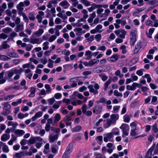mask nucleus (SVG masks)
Returning <instances> with one entry per match:
<instances>
[{"instance_id":"nucleus-1","label":"nucleus","mask_w":158,"mask_h":158,"mask_svg":"<svg viewBox=\"0 0 158 158\" xmlns=\"http://www.w3.org/2000/svg\"><path fill=\"white\" fill-rule=\"evenodd\" d=\"M22 69H13L5 72V77L6 78H10L14 74H16L14 78V79H19L22 72Z\"/></svg>"},{"instance_id":"nucleus-2","label":"nucleus","mask_w":158,"mask_h":158,"mask_svg":"<svg viewBox=\"0 0 158 158\" xmlns=\"http://www.w3.org/2000/svg\"><path fill=\"white\" fill-rule=\"evenodd\" d=\"M137 125V123L136 122H134L130 124L131 127L130 136L132 139H135V138L137 137L138 135L136 131Z\"/></svg>"},{"instance_id":"nucleus-3","label":"nucleus","mask_w":158,"mask_h":158,"mask_svg":"<svg viewBox=\"0 0 158 158\" xmlns=\"http://www.w3.org/2000/svg\"><path fill=\"white\" fill-rule=\"evenodd\" d=\"M73 147V144L70 143L67 147L65 152L63 154V158H69V155L72 152Z\"/></svg>"},{"instance_id":"nucleus-4","label":"nucleus","mask_w":158,"mask_h":158,"mask_svg":"<svg viewBox=\"0 0 158 158\" xmlns=\"http://www.w3.org/2000/svg\"><path fill=\"white\" fill-rule=\"evenodd\" d=\"M114 33L118 37L123 39L125 38L126 31L123 29H120L115 31Z\"/></svg>"},{"instance_id":"nucleus-5","label":"nucleus","mask_w":158,"mask_h":158,"mask_svg":"<svg viewBox=\"0 0 158 158\" xmlns=\"http://www.w3.org/2000/svg\"><path fill=\"white\" fill-rule=\"evenodd\" d=\"M120 58V55L116 53H114L110 57L107 58L108 61L111 62H115L117 61Z\"/></svg>"},{"instance_id":"nucleus-6","label":"nucleus","mask_w":158,"mask_h":158,"mask_svg":"<svg viewBox=\"0 0 158 158\" xmlns=\"http://www.w3.org/2000/svg\"><path fill=\"white\" fill-rule=\"evenodd\" d=\"M20 89L19 85H12L9 86L8 88H5V89L6 91H17Z\"/></svg>"},{"instance_id":"nucleus-7","label":"nucleus","mask_w":158,"mask_h":158,"mask_svg":"<svg viewBox=\"0 0 158 158\" xmlns=\"http://www.w3.org/2000/svg\"><path fill=\"white\" fill-rule=\"evenodd\" d=\"M142 42L141 41H139L135 45L134 51V53L136 54L139 51L142 47Z\"/></svg>"},{"instance_id":"nucleus-8","label":"nucleus","mask_w":158,"mask_h":158,"mask_svg":"<svg viewBox=\"0 0 158 158\" xmlns=\"http://www.w3.org/2000/svg\"><path fill=\"white\" fill-rule=\"evenodd\" d=\"M0 146H2V149L3 152L5 153H8L9 151V149L7 145L5 143L2 142H0Z\"/></svg>"},{"instance_id":"nucleus-9","label":"nucleus","mask_w":158,"mask_h":158,"mask_svg":"<svg viewBox=\"0 0 158 158\" xmlns=\"http://www.w3.org/2000/svg\"><path fill=\"white\" fill-rule=\"evenodd\" d=\"M112 133L110 132L107 133L104 136L103 140L105 142H107L110 141V139L113 137Z\"/></svg>"},{"instance_id":"nucleus-10","label":"nucleus","mask_w":158,"mask_h":158,"mask_svg":"<svg viewBox=\"0 0 158 158\" xmlns=\"http://www.w3.org/2000/svg\"><path fill=\"white\" fill-rule=\"evenodd\" d=\"M59 5L61 6L64 9L68 8L70 6L69 3L66 0L61 2L59 3Z\"/></svg>"},{"instance_id":"nucleus-11","label":"nucleus","mask_w":158,"mask_h":158,"mask_svg":"<svg viewBox=\"0 0 158 158\" xmlns=\"http://www.w3.org/2000/svg\"><path fill=\"white\" fill-rule=\"evenodd\" d=\"M42 40L40 38H34V39H31L29 42L33 44H40L42 42Z\"/></svg>"},{"instance_id":"nucleus-12","label":"nucleus","mask_w":158,"mask_h":158,"mask_svg":"<svg viewBox=\"0 0 158 158\" xmlns=\"http://www.w3.org/2000/svg\"><path fill=\"white\" fill-rule=\"evenodd\" d=\"M5 41L2 42V44L0 46V50H2V49H5L10 47V46Z\"/></svg>"},{"instance_id":"nucleus-13","label":"nucleus","mask_w":158,"mask_h":158,"mask_svg":"<svg viewBox=\"0 0 158 158\" xmlns=\"http://www.w3.org/2000/svg\"><path fill=\"white\" fill-rule=\"evenodd\" d=\"M43 113L41 111H40L36 113L35 115L31 118V120L32 121H35L38 118H39L42 116Z\"/></svg>"},{"instance_id":"nucleus-14","label":"nucleus","mask_w":158,"mask_h":158,"mask_svg":"<svg viewBox=\"0 0 158 158\" xmlns=\"http://www.w3.org/2000/svg\"><path fill=\"white\" fill-rule=\"evenodd\" d=\"M58 137V134H56L53 135L50 134L49 136V141L50 143L54 142L55 140H57Z\"/></svg>"},{"instance_id":"nucleus-15","label":"nucleus","mask_w":158,"mask_h":158,"mask_svg":"<svg viewBox=\"0 0 158 158\" xmlns=\"http://www.w3.org/2000/svg\"><path fill=\"white\" fill-rule=\"evenodd\" d=\"M14 132L15 135L19 137L22 136L25 133L23 130L19 129L16 130Z\"/></svg>"},{"instance_id":"nucleus-16","label":"nucleus","mask_w":158,"mask_h":158,"mask_svg":"<svg viewBox=\"0 0 158 158\" xmlns=\"http://www.w3.org/2000/svg\"><path fill=\"white\" fill-rule=\"evenodd\" d=\"M112 124H114L112 122V120L108 119L106 120V123L103 124V127L105 129L107 128L110 127Z\"/></svg>"},{"instance_id":"nucleus-17","label":"nucleus","mask_w":158,"mask_h":158,"mask_svg":"<svg viewBox=\"0 0 158 158\" xmlns=\"http://www.w3.org/2000/svg\"><path fill=\"white\" fill-rule=\"evenodd\" d=\"M30 94L28 95V97L31 98H33L35 95L36 89L35 87H31L30 88Z\"/></svg>"},{"instance_id":"nucleus-18","label":"nucleus","mask_w":158,"mask_h":158,"mask_svg":"<svg viewBox=\"0 0 158 158\" xmlns=\"http://www.w3.org/2000/svg\"><path fill=\"white\" fill-rule=\"evenodd\" d=\"M119 118V115L117 114H113L110 115V120H112V122L114 123H115L116 121L118 120Z\"/></svg>"},{"instance_id":"nucleus-19","label":"nucleus","mask_w":158,"mask_h":158,"mask_svg":"<svg viewBox=\"0 0 158 158\" xmlns=\"http://www.w3.org/2000/svg\"><path fill=\"white\" fill-rule=\"evenodd\" d=\"M120 128L121 129L122 131H129L130 127L128 124L123 123L120 127Z\"/></svg>"},{"instance_id":"nucleus-20","label":"nucleus","mask_w":158,"mask_h":158,"mask_svg":"<svg viewBox=\"0 0 158 158\" xmlns=\"http://www.w3.org/2000/svg\"><path fill=\"white\" fill-rule=\"evenodd\" d=\"M10 137L9 134H4L2 136L1 139L2 141L5 142L9 139L10 138Z\"/></svg>"},{"instance_id":"nucleus-21","label":"nucleus","mask_w":158,"mask_h":158,"mask_svg":"<svg viewBox=\"0 0 158 158\" xmlns=\"http://www.w3.org/2000/svg\"><path fill=\"white\" fill-rule=\"evenodd\" d=\"M88 88L89 89V91L90 92L93 93L94 94H98V91L97 90L94 89V86L92 85H90L88 86Z\"/></svg>"},{"instance_id":"nucleus-22","label":"nucleus","mask_w":158,"mask_h":158,"mask_svg":"<svg viewBox=\"0 0 158 158\" xmlns=\"http://www.w3.org/2000/svg\"><path fill=\"white\" fill-rule=\"evenodd\" d=\"M102 110V107L100 106H96L94 108L93 112L96 114H98L100 113Z\"/></svg>"},{"instance_id":"nucleus-23","label":"nucleus","mask_w":158,"mask_h":158,"mask_svg":"<svg viewBox=\"0 0 158 158\" xmlns=\"http://www.w3.org/2000/svg\"><path fill=\"white\" fill-rule=\"evenodd\" d=\"M23 6H24V3L23 2H21L17 5L16 7L19 11H21L24 9L23 7Z\"/></svg>"},{"instance_id":"nucleus-24","label":"nucleus","mask_w":158,"mask_h":158,"mask_svg":"<svg viewBox=\"0 0 158 158\" xmlns=\"http://www.w3.org/2000/svg\"><path fill=\"white\" fill-rule=\"evenodd\" d=\"M110 133H112L113 135H120L119 130L118 128H114L112 130V132Z\"/></svg>"},{"instance_id":"nucleus-25","label":"nucleus","mask_w":158,"mask_h":158,"mask_svg":"<svg viewBox=\"0 0 158 158\" xmlns=\"http://www.w3.org/2000/svg\"><path fill=\"white\" fill-rule=\"evenodd\" d=\"M94 155L95 158H106L104 154L98 152H95Z\"/></svg>"},{"instance_id":"nucleus-26","label":"nucleus","mask_w":158,"mask_h":158,"mask_svg":"<svg viewBox=\"0 0 158 158\" xmlns=\"http://www.w3.org/2000/svg\"><path fill=\"white\" fill-rule=\"evenodd\" d=\"M24 29L23 25V24H18L16 26L15 30L16 32H18L20 31H22Z\"/></svg>"},{"instance_id":"nucleus-27","label":"nucleus","mask_w":158,"mask_h":158,"mask_svg":"<svg viewBox=\"0 0 158 158\" xmlns=\"http://www.w3.org/2000/svg\"><path fill=\"white\" fill-rule=\"evenodd\" d=\"M49 144L47 143L44 146V149L43 151L44 153L46 154H47L50 152Z\"/></svg>"},{"instance_id":"nucleus-28","label":"nucleus","mask_w":158,"mask_h":158,"mask_svg":"<svg viewBox=\"0 0 158 158\" xmlns=\"http://www.w3.org/2000/svg\"><path fill=\"white\" fill-rule=\"evenodd\" d=\"M53 121L55 123H57L61 119V116L59 114L56 113L54 118Z\"/></svg>"},{"instance_id":"nucleus-29","label":"nucleus","mask_w":158,"mask_h":158,"mask_svg":"<svg viewBox=\"0 0 158 158\" xmlns=\"http://www.w3.org/2000/svg\"><path fill=\"white\" fill-rule=\"evenodd\" d=\"M155 29V28H151L149 30L148 33L146 32V33L148 37L150 38H152V35Z\"/></svg>"},{"instance_id":"nucleus-30","label":"nucleus","mask_w":158,"mask_h":158,"mask_svg":"<svg viewBox=\"0 0 158 158\" xmlns=\"http://www.w3.org/2000/svg\"><path fill=\"white\" fill-rule=\"evenodd\" d=\"M85 55L87 56L86 58L87 60H90L91 59L92 56V52L89 50L85 52Z\"/></svg>"},{"instance_id":"nucleus-31","label":"nucleus","mask_w":158,"mask_h":158,"mask_svg":"<svg viewBox=\"0 0 158 158\" xmlns=\"http://www.w3.org/2000/svg\"><path fill=\"white\" fill-rule=\"evenodd\" d=\"M81 126L78 125L72 129L71 131L72 132H78L81 130Z\"/></svg>"},{"instance_id":"nucleus-32","label":"nucleus","mask_w":158,"mask_h":158,"mask_svg":"<svg viewBox=\"0 0 158 158\" xmlns=\"http://www.w3.org/2000/svg\"><path fill=\"white\" fill-rule=\"evenodd\" d=\"M99 62L98 60L96 59H92L89 61L90 66H92L95 64H97Z\"/></svg>"},{"instance_id":"nucleus-33","label":"nucleus","mask_w":158,"mask_h":158,"mask_svg":"<svg viewBox=\"0 0 158 158\" xmlns=\"http://www.w3.org/2000/svg\"><path fill=\"white\" fill-rule=\"evenodd\" d=\"M61 103V101H58L56 102L52 106V107L56 109H58L60 107V105Z\"/></svg>"},{"instance_id":"nucleus-34","label":"nucleus","mask_w":158,"mask_h":158,"mask_svg":"<svg viewBox=\"0 0 158 158\" xmlns=\"http://www.w3.org/2000/svg\"><path fill=\"white\" fill-rule=\"evenodd\" d=\"M44 30L41 29H40L38 31H36L34 33V34L38 36H40L44 32Z\"/></svg>"},{"instance_id":"nucleus-35","label":"nucleus","mask_w":158,"mask_h":158,"mask_svg":"<svg viewBox=\"0 0 158 158\" xmlns=\"http://www.w3.org/2000/svg\"><path fill=\"white\" fill-rule=\"evenodd\" d=\"M12 31V29L9 27H7L2 29V31L5 33H8Z\"/></svg>"},{"instance_id":"nucleus-36","label":"nucleus","mask_w":158,"mask_h":158,"mask_svg":"<svg viewBox=\"0 0 158 158\" xmlns=\"http://www.w3.org/2000/svg\"><path fill=\"white\" fill-rule=\"evenodd\" d=\"M4 106L3 108V109L5 110H9L11 108V105L8 103V102H6L4 104Z\"/></svg>"},{"instance_id":"nucleus-37","label":"nucleus","mask_w":158,"mask_h":158,"mask_svg":"<svg viewBox=\"0 0 158 158\" xmlns=\"http://www.w3.org/2000/svg\"><path fill=\"white\" fill-rule=\"evenodd\" d=\"M110 12V10L108 9H106L105 10V13L102 15L100 17H102L104 15L107 16L109 15Z\"/></svg>"},{"instance_id":"nucleus-38","label":"nucleus","mask_w":158,"mask_h":158,"mask_svg":"<svg viewBox=\"0 0 158 158\" xmlns=\"http://www.w3.org/2000/svg\"><path fill=\"white\" fill-rule=\"evenodd\" d=\"M45 88L46 89L47 93L49 94L51 92L52 89L50 85L48 84H46L45 85Z\"/></svg>"},{"instance_id":"nucleus-39","label":"nucleus","mask_w":158,"mask_h":158,"mask_svg":"<svg viewBox=\"0 0 158 158\" xmlns=\"http://www.w3.org/2000/svg\"><path fill=\"white\" fill-rule=\"evenodd\" d=\"M49 44V43L48 42H45L43 44V50H46L48 48L49 46L48 45Z\"/></svg>"},{"instance_id":"nucleus-40","label":"nucleus","mask_w":158,"mask_h":158,"mask_svg":"<svg viewBox=\"0 0 158 158\" xmlns=\"http://www.w3.org/2000/svg\"><path fill=\"white\" fill-rule=\"evenodd\" d=\"M123 120L125 122L128 123L129 122L130 118L128 115H125L123 116Z\"/></svg>"},{"instance_id":"nucleus-41","label":"nucleus","mask_w":158,"mask_h":158,"mask_svg":"<svg viewBox=\"0 0 158 158\" xmlns=\"http://www.w3.org/2000/svg\"><path fill=\"white\" fill-rule=\"evenodd\" d=\"M15 95H9L4 97V99L6 100H10L13 99Z\"/></svg>"},{"instance_id":"nucleus-42","label":"nucleus","mask_w":158,"mask_h":158,"mask_svg":"<svg viewBox=\"0 0 158 158\" xmlns=\"http://www.w3.org/2000/svg\"><path fill=\"white\" fill-rule=\"evenodd\" d=\"M11 113L10 110H6L3 109V111L2 112V114L4 116H6Z\"/></svg>"},{"instance_id":"nucleus-43","label":"nucleus","mask_w":158,"mask_h":158,"mask_svg":"<svg viewBox=\"0 0 158 158\" xmlns=\"http://www.w3.org/2000/svg\"><path fill=\"white\" fill-rule=\"evenodd\" d=\"M155 145H152V146L150 148L149 150H148L147 153L145 155L146 156H148V154L150 153L151 154L152 153V152L154 149L155 148Z\"/></svg>"},{"instance_id":"nucleus-44","label":"nucleus","mask_w":158,"mask_h":158,"mask_svg":"<svg viewBox=\"0 0 158 158\" xmlns=\"http://www.w3.org/2000/svg\"><path fill=\"white\" fill-rule=\"evenodd\" d=\"M115 74L117 76L119 77V78H123V74H121V71L119 70H118L115 72Z\"/></svg>"},{"instance_id":"nucleus-45","label":"nucleus","mask_w":158,"mask_h":158,"mask_svg":"<svg viewBox=\"0 0 158 158\" xmlns=\"http://www.w3.org/2000/svg\"><path fill=\"white\" fill-rule=\"evenodd\" d=\"M103 121V120L102 118L100 119L98 122H97L95 124L94 126V128L96 129L97 128V127L98 126L100 125V123L102 122Z\"/></svg>"},{"instance_id":"nucleus-46","label":"nucleus","mask_w":158,"mask_h":158,"mask_svg":"<svg viewBox=\"0 0 158 158\" xmlns=\"http://www.w3.org/2000/svg\"><path fill=\"white\" fill-rule=\"evenodd\" d=\"M61 53L62 54L65 55L66 56H68L70 54V52L69 50H67L66 49L63 50Z\"/></svg>"},{"instance_id":"nucleus-47","label":"nucleus","mask_w":158,"mask_h":158,"mask_svg":"<svg viewBox=\"0 0 158 158\" xmlns=\"http://www.w3.org/2000/svg\"><path fill=\"white\" fill-rule=\"evenodd\" d=\"M36 142L35 137H31L29 140V143L30 144H33Z\"/></svg>"},{"instance_id":"nucleus-48","label":"nucleus","mask_w":158,"mask_h":158,"mask_svg":"<svg viewBox=\"0 0 158 158\" xmlns=\"http://www.w3.org/2000/svg\"><path fill=\"white\" fill-rule=\"evenodd\" d=\"M72 120V118L71 116L69 115H66L65 117L63 118V120L65 122H67L71 121Z\"/></svg>"},{"instance_id":"nucleus-49","label":"nucleus","mask_w":158,"mask_h":158,"mask_svg":"<svg viewBox=\"0 0 158 158\" xmlns=\"http://www.w3.org/2000/svg\"><path fill=\"white\" fill-rule=\"evenodd\" d=\"M82 2L86 6H88L91 5L90 2L87 0H82Z\"/></svg>"},{"instance_id":"nucleus-50","label":"nucleus","mask_w":158,"mask_h":158,"mask_svg":"<svg viewBox=\"0 0 158 158\" xmlns=\"http://www.w3.org/2000/svg\"><path fill=\"white\" fill-rule=\"evenodd\" d=\"M28 18L31 20L34 21L35 19V17L34 16L33 13H29L28 15Z\"/></svg>"},{"instance_id":"nucleus-51","label":"nucleus","mask_w":158,"mask_h":158,"mask_svg":"<svg viewBox=\"0 0 158 158\" xmlns=\"http://www.w3.org/2000/svg\"><path fill=\"white\" fill-rule=\"evenodd\" d=\"M22 16L23 18V19L24 21L26 23H28L29 22V19L25 13H23L22 14Z\"/></svg>"},{"instance_id":"nucleus-52","label":"nucleus","mask_w":158,"mask_h":158,"mask_svg":"<svg viewBox=\"0 0 158 158\" xmlns=\"http://www.w3.org/2000/svg\"><path fill=\"white\" fill-rule=\"evenodd\" d=\"M114 95L117 97H122L123 96L122 94L119 92L117 90H115L114 91Z\"/></svg>"},{"instance_id":"nucleus-53","label":"nucleus","mask_w":158,"mask_h":158,"mask_svg":"<svg viewBox=\"0 0 158 158\" xmlns=\"http://www.w3.org/2000/svg\"><path fill=\"white\" fill-rule=\"evenodd\" d=\"M54 61L51 60V59H49L48 60V66L49 68H52L53 67V63Z\"/></svg>"},{"instance_id":"nucleus-54","label":"nucleus","mask_w":158,"mask_h":158,"mask_svg":"<svg viewBox=\"0 0 158 158\" xmlns=\"http://www.w3.org/2000/svg\"><path fill=\"white\" fill-rule=\"evenodd\" d=\"M120 106H114L113 107V110L112 112L113 113H117L119 109Z\"/></svg>"},{"instance_id":"nucleus-55","label":"nucleus","mask_w":158,"mask_h":158,"mask_svg":"<svg viewBox=\"0 0 158 158\" xmlns=\"http://www.w3.org/2000/svg\"><path fill=\"white\" fill-rule=\"evenodd\" d=\"M127 111V107L126 105H124L123 106V108L122 110L121 114H123L126 113Z\"/></svg>"},{"instance_id":"nucleus-56","label":"nucleus","mask_w":158,"mask_h":158,"mask_svg":"<svg viewBox=\"0 0 158 158\" xmlns=\"http://www.w3.org/2000/svg\"><path fill=\"white\" fill-rule=\"evenodd\" d=\"M127 89L128 90H134L135 89V88H134V86H133V83L132 84L131 86L128 85H127L126 87Z\"/></svg>"},{"instance_id":"nucleus-57","label":"nucleus","mask_w":158,"mask_h":158,"mask_svg":"<svg viewBox=\"0 0 158 158\" xmlns=\"http://www.w3.org/2000/svg\"><path fill=\"white\" fill-rule=\"evenodd\" d=\"M0 59L2 60L6 61L7 60H10V58L6 56L2 55V56H1Z\"/></svg>"},{"instance_id":"nucleus-58","label":"nucleus","mask_w":158,"mask_h":158,"mask_svg":"<svg viewBox=\"0 0 158 158\" xmlns=\"http://www.w3.org/2000/svg\"><path fill=\"white\" fill-rule=\"evenodd\" d=\"M152 130L154 132H158V129L157 127V124H154L152 127Z\"/></svg>"},{"instance_id":"nucleus-59","label":"nucleus","mask_w":158,"mask_h":158,"mask_svg":"<svg viewBox=\"0 0 158 158\" xmlns=\"http://www.w3.org/2000/svg\"><path fill=\"white\" fill-rule=\"evenodd\" d=\"M77 91L74 92L73 94L70 96V99L73 100L76 98V97H77Z\"/></svg>"},{"instance_id":"nucleus-60","label":"nucleus","mask_w":158,"mask_h":158,"mask_svg":"<svg viewBox=\"0 0 158 158\" xmlns=\"http://www.w3.org/2000/svg\"><path fill=\"white\" fill-rule=\"evenodd\" d=\"M8 37V35L3 33H2L0 34V39L5 40Z\"/></svg>"},{"instance_id":"nucleus-61","label":"nucleus","mask_w":158,"mask_h":158,"mask_svg":"<svg viewBox=\"0 0 158 158\" xmlns=\"http://www.w3.org/2000/svg\"><path fill=\"white\" fill-rule=\"evenodd\" d=\"M56 38V36L55 35H52L49 39L48 41L50 42L53 41Z\"/></svg>"},{"instance_id":"nucleus-62","label":"nucleus","mask_w":158,"mask_h":158,"mask_svg":"<svg viewBox=\"0 0 158 158\" xmlns=\"http://www.w3.org/2000/svg\"><path fill=\"white\" fill-rule=\"evenodd\" d=\"M26 84V82L25 80H23L20 83L21 85L22 86H24L23 89H27L28 88L27 86H25Z\"/></svg>"},{"instance_id":"nucleus-63","label":"nucleus","mask_w":158,"mask_h":158,"mask_svg":"<svg viewBox=\"0 0 158 158\" xmlns=\"http://www.w3.org/2000/svg\"><path fill=\"white\" fill-rule=\"evenodd\" d=\"M62 94L60 93H56L54 94V97L56 99H59L62 97Z\"/></svg>"},{"instance_id":"nucleus-64","label":"nucleus","mask_w":158,"mask_h":158,"mask_svg":"<svg viewBox=\"0 0 158 158\" xmlns=\"http://www.w3.org/2000/svg\"><path fill=\"white\" fill-rule=\"evenodd\" d=\"M151 128V126L149 125H147L145 126V131L146 132H148L150 131Z\"/></svg>"}]
</instances>
